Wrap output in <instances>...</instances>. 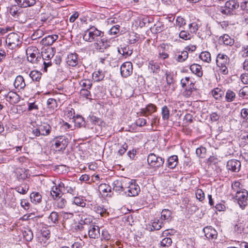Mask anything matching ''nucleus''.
<instances>
[{
	"label": "nucleus",
	"mask_w": 248,
	"mask_h": 248,
	"mask_svg": "<svg viewBox=\"0 0 248 248\" xmlns=\"http://www.w3.org/2000/svg\"><path fill=\"white\" fill-rule=\"evenodd\" d=\"M31 132L33 136V137L31 138V139H34L41 136L38 124L35 126L33 125V127L31 128Z\"/></svg>",
	"instance_id": "41"
},
{
	"label": "nucleus",
	"mask_w": 248,
	"mask_h": 248,
	"mask_svg": "<svg viewBox=\"0 0 248 248\" xmlns=\"http://www.w3.org/2000/svg\"><path fill=\"white\" fill-rule=\"evenodd\" d=\"M41 136H46L49 135L51 131V126L46 123L38 124Z\"/></svg>",
	"instance_id": "21"
},
{
	"label": "nucleus",
	"mask_w": 248,
	"mask_h": 248,
	"mask_svg": "<svg viewBox=\"0 0 248 248\" xmlns=\"http://www.w3.org/2000/svg\"><path fill=\"white\" fill-rule=\"evenodd\" d=\"M15 189L18 193L24 195L27 193L29 189V187L26 185H25L24 187L20 186L16 187Z\"/></svg>",
	"instance_id": "47"
},
{
	"label": "nucleus",
	"mask_w": 248,
	"mask_h": 248,
	"mask_svg": "<svg viewBox=\"0 0 248 248\" xmlns=\"http://www.w3.org/2000/svg\"><path fill=\"white\" fill-rule=\"evenodd\" d=\"M199 57L202 61L208 63H209L211 61L210 53L207 51L202 52Z\"/></svg>",
	"instance_id": "40"
},
{
	"label": "nucleus",
	"mask_w": 248,
	"mask_h": 248,
	"mask_svg": "<svg viewBox=\"0 0 248 248\" xmlns=\"http://www.w3.org/2000/svg\"><path fill=\"white\" fill-rule=\"evenodd\" d=\"M157 108L155 105L149 104L147 105L145 108H141L138 114L140 116L148 117L149 115L155 112Z\"/></svg>",
	"instance_id": "10"
},
{
	"label": "nucleus",
	"mask_w": 248,
	"mask_h": 248,
	"mask_svg": "<svg viewBox=\"0 0 248 248\" xmlns=\"http://www.w3.org/2000/svg\"><path fill=\"white\" fill-rule=\"evenodd\" d=\"M229 59L225 54H218L217 57L216 63L217 66H227L229 64Z\"/></svg>",
	"instance_id": "18"
},
{
	"label": "nucleus",
	"mask_w": 248,
	"mask_h": 248,
	"mask_svg": "<svg viewBox=\"0 0 248 248\" xmlns=\"http://www.w3.org/2000/svg\"><path fill=\"white\" fill-rule=\"evenodd\" d=\"M132 73V64L130 62H126L121 67V73L123 78H127Z\"/></svg>",
	"instance_id": "11"
},
{
	"label": "nucleus",
	"mask_w": 248,
	"mask_h": 248,
	"mask_svg": "<svg viewBox=\"0 0 248 248\" xmlns=\"http://www.w3.org/2000/svg\"><path fill=\"white\" fill-rule=\"evenodd\" d=\"M54 55V49L52 47L48 46L46 48L43 49L41 52L42 60L49 61L53 58Z\"/></svg>",
	"instance_id": "15"
},
{
	"label": "nucleus",
	"mask_w": 248,
	"mask_h": 248,
	"mask_svg": "<svg viewBox=\"0 0 248 248\" xmlns=\"http://www.w3.org/2000/svg\"><path fill=\"white\" fill-rule=\"evenodd\" d=\"M191 34L186 31H181L179 33V37L185 40H189L191 38Z\"/></svg>",
	"instance_id": "57"
},
{
	"label": "nucleus",
	"mask_w": 248,
	"mask_h": 248,
	"mask_svg": "<svg viewBox=\"0 0 248 248\" xmlns=\"http://www.w3.org/2000/svg\"><path fill=\"white\" fill-rule=\"evenodd\" d=\"M178 163V157L177 155H172L167 160V166L170 169H174Z\"/></svg>",
	"instance_id": "28"
},
{
	"label": "nucleus",
	"mask_w": 248,
	"mask_h": 248,
	"mask_svg": "<svg viewBox=\"0 0 248 248\" xmlns=\"http://www.w3.org/2000/svg\"><path fill=\"white\" fill-rule=\"evenodd\" d=\"M44 35L43 31L41 29H38L34 32L31 37L32 40H35L41 38Z\"/></svg>",
	"instance_id": "49"
},
{
	"label": "nucleus",
	"mask_w": 248,
	"mask_h": 248,
	"mask_svg": "<svg viewBox=\"0 0 248 248\" xmlns=\"http://www.w3.org/2000/svg\"><path fill=\"white\" fill-rule=\"evenodd\" d=\"M75 125L80 127L83 126L85 124V122L84 119L81 116H78L76 119H75Z\"/></svg>",
	"instance_id": "56"
},
{
	"label": "nucleus",
	"mask_w": 248,
	"mask_h": 248,
	"mask_svg": "<svg viewBox=\"0 0 248 248\" xmlns=\"http://www.w3.org/2000/svg\"><path fill=\"white\" fill-rule=\"evenodd\" d=\"M58 38V36L56 34L48 35L42 39L40 44L43 46H49L52 45Z\"/></svg>",
	"instance_id": "20"
},
{
	"label": "nucleus",
	"mask_w": 248,
	"mask_h": 248,
	"mask_svg": "<svg viewBox=\"0 0 248 248\" xmlns=\"http://www.w3.org/2000/svg\"><path fill=\"white\" fill-rule=\"evenodd\" d=\"M239 7V2L235 0H229L225 2L223 9H221L220 12L226 15H236L237 10Z\"/></svg>",
	"instance_id": "2"
},
{
	"label": "nucleus",
	"mask_w": 248,
	"mask_h": 248,
	"mask_svg": "<svg viewBox=\"0 0 248 248\" xmlns=\"http://www.w3.org/2000/svg\"><path fill=\"white\" fill-rule=\"evenodd\" d=\"M89 119L91 123L94 124L100 125L102 123V120L100 118L94 115H90Z\"/></svg>",
	"instance_id": "51"
},
{
	"label": "nucleus",
	"mask_w": 248,
	"mask_h": 248,
	"mask_svg": "<svg viewBox=\"0 0 248 248\" xmlns=\"http://www.w3.org/2000/svg\"><path fill=\"white\" fill-rule=\"evenodd\" d=\"M212 93L216 100H219L223 96V92L220 89L216 88L212 91Z\"/></svg>",
	"instance_id": "39"
},
{
	"label": "nucleus",
	"mask_w": 248,
	"mask_h": 248,
	"mask_svg": "<svg viewBox=\"0 0 248 248\" xmlns=\"http://www.w3.org/2000/svg\"><path fill=\"white\" fill-rule=\"evenodd\" d=\"M119 53L125 56H129L132 54V50L130 49L128 46H124L121 48H118V50Z\"/></svg>",
	"instance_id": "34"
},
{
	"label": "nucleus",
	"mask_w": 248,
	"mask_h": 248,
	"mask_svg": "<svg viewBox=\"0 0 248 248\" xmlns=\"http://www.w3.org/2000/svg\"><path fill=\"white\" fill-rule=\"evenodd\" d=\"M80 84L87 89H90L92 86V81L89 78H84L81 80Z\"/></svg>",
	"instance_id": "52"
},
{
	"label": "nucleus",
	"mask_w": 248,
	"mask_h": 248,
	"mask_svg": "<svg viewBox=\"0 0 248 248\" xmlns=\"http://www.w3.org/2000/svg\"><path fill=\"white\" fill-rule=\"evenodd\" d=\"M14 84L16 88L20 89H23L26 86L24 78H15Z\"/></svg>",
	"instance_id": "38"
},
{
	"label": "nucleus",
	"mask_w": 248,
	"mask_h": 248,
	"mask_svg": "<svg viewBox=\"0 0 248 248\" xmlns=\"http://www.w3.org/2000/svg\"><path fill=\"white\" fill-rule=\"evenodd\" d=\"M128 146L126 143H124L121 147V148L119 150L118 153L120 155H122L124 154L126 151L127 150Z\"/></svg>",
	"instance_id": "62"
},
{
	"label": "nucleus",
	"mask_w": 248,
	"mask_h": 248,
	"mask_svg": "<svg viewBox=\"0 0 248 248\" xmlns=\"http://www.w3.org/2000/svg\"><path fill=\"white\" fill-rule=\"evenodd\" d=\"M31 202L35 204L40 203L42 201V196L38 192H32L30 195Z\"/></svg>",
	"instance_id": "31"
},
{
	"label": "nucleus",
	"mask_w": 248,
	"mask_h": 248,
	"mask_svg": "<svg viewBox=\"0 0 248 248\" xmlns=\"http://www.w3.org/2000/svg\"><path fill=\"white\" fill-rule=\"evenodd\" d=\"M239 96L243 98H248V86H245L239 92Z\"/></svg>",
	"instance_id": "45"
},
{
	"label": "nucleus",
	"mask_w": 248,
	"mask_h": 248,
	"mask_svg": "<svg viewBox=\"0 0 248 248\" xmlns=\"http://www.w3.org/2000/svg\"><path fill=\"white\" fill-rule=\"evenodd\" d=\"M25 239L27 241H31L33 239V235L31 229H27L23 232Z\"/></svg>",
	"instance_id": "43"
},
{
	"label": "nucleus",
	"mask_w": 248,
	"mask_h": 248,
	"mask_svg": "<svg viewBox=\"0 0 248 248\" xmlns=\"http://www.w3.org/2000/svg\"><path fill=\"white\" fill-rule=\"evenodd\" d=\"M219 41L222 42L225 45L232 46L234 43L233 39L228 35V34H224L223 36L219 37Z\"/></svg>",
	"instance_id": "29"
},
{
	"label": "nucleus",
	"mask_w": 248,
	"mask_h": 248,
	"mask_svg": "<svg viewBox=\"0 0 248 248\" xmlns=\"http://www.w3.org/2000/svg\"><path fill=\"white\" fill-rule=\"evenodd\" d=\"M195 194L196 198L200 202L202 201L205 198L204 193L201 189H197Z\"/></svg>",
	"instance_id": "50"
},
{
	"label": "nucleus",
	"mask_w": 248,
	"mask_h": 248,
	"mask_svg": "<svg viewBox=\"0 0 248 248\" xmlns=\"http://www.w3.org/2000/svg\"><path fill=\"white\" fill-rule=\"evenodd\" d=\"M148 66L154 72H157V70L159 69V66L157 63L153 61H150L148 63Z\"/></svg>",
	"instance_id": "54"
},
{
	"label": "nucleus",
	"mask_w": 248,
	"mask_h": 248,
	"mask_svg": "<svg viewBox=\"0 0 248 248\" xmlns=\"http://www.w3.org/2000/svg\"><path fill=\"white\" fill-rule=\"evenodd\" d=\"M225 98L227 102H232L235 98V93L232 90H228L226 92Z\"/></svg>",
	"instance_id": "42"
},
{
	"label": "nucleus",
	"mask_w": 248,
	"mask_h": 248,
	"mask_svg": "<svg viewBox=\"0 0 248 248\" xmlns=\"http://www.w3.org/2000/svg\"><path fill=\"white\" fill-rule=\"evenodd\" d=\"M147 162L151 167L156 169L163 166L164 159L154 153H150L147 157Z\"/></svg>",
	"instance_id": "4"
},
{
	"label": "nucleus",
	"mask_w": 248,
	"mask_h": 248,
	"mask_svg": "<svg viewBox=\"0 0 248 248\" xmlns=\"http://www.w3.org/2000/svg\"><path fill=\"white\" fill-rule=\"evenodd\" d=\"M48 222L53 225L58 224L59 223V215L56 212H52L48 217Z\"/></svg>",
	"instance_id": "32"
},
{
	"label": "nucleus",
	"mask_w": 248,
	"mask_h": 248,
	"mask_svg": "<svg viewBox=\"0 0 248 248\" xmlns=\"http://www.w3.org/2000/svg\"><path fill=\"white\" fill-rule=\"evenodd\" d=\"M160 246L164 248H169L172 244V240L170 237H165L160 241Z\"/></svg>",
	"instance_id": "44"
},
{
	"label": "nucleus",
	"mask_w": 248,
	"mask_h": 248,
	"mask_svg": "<svg viewBox=\"0 0 248 248\" xmlns=\"http://www.w3.org/2000/svg\"><path fill=\"white\" fill-rule=\"evenodd\" d=\"M46 104L47 108L50 110L57 109L58 107L57 101L53 98H49L47 101Z\"/></svg>",
	"instance_id": "35"
},
{
	"label": "nucleus",
	"mask_w": 248,
	"mask_h": 248,
	"mask_svg": "<svg viewBox=\"0 0 248 248\" xmlns=\"http://www.w3.org/2000/svg\"><path fill=\"white\" fill-rule=\"evenodd\" d=\"M151 223L152 226L149 228V230L151 231L160 230L163 224V222L157 218L152 220Z\"/></svg>",
	"instance_id": "25"
},
{
	"label": "nucleus",
	"mask_w": 248,
	"mask_h": 248,
	"mask_svg": "<svg viewBox=\"0 0 248 248\" xmlns=\"http://www.w3.org/2000/svg\"><path fill=\"white\" fill-rule=\"evenodd\" d=\"M39 109L38 106L36 104L35 102H29L28 103V110L31 111L32 110H38Z\"/></svg>",
	"instance_id": "63"
},
{
	"label": "nucleus",
	"mask_w": 248,
	"mask_h": 248,
	"mask_svg": "<svg viewBox=\"0 0 248 248\" xmlns=\"http://www.w3.org/2000/svg\"><path fill=\"white\" fill-rule=\"evenodd\" d=\"M24 73L26 74V75H29L30 78H41V73L40 72L36 70H33L31 71H25L22 73V75H18L16 77V78H23L24 76H26V75L24 74Z\"/></svg>",
	"instance_id": "27"
},
{
	"label": "nucleus",
	"mask_w": 248,
	"mask_h": 248,
	"mask_svg": "<svg viewBox=\"0 0 248 248\" xmlns=\"http://www.w3.org/2000/svg\"><path fill=\"white\" fill-rule=\"evenodd\" d=\"M63 192H67L72 194V195H75L76 192V187L75 186H72L66 185L62 193Z\"/></svg>",
	"instance_id": "53"
},
{
	"label": "nucleus",
	"mask_w": 248,
	"mask_h": 248,
	"mask_svg": "<svg viewBox=\"0 0 248 248\" xmlns=\"http://www.w3.org/2000/svg\"><path fill=\"white\" fill-rule=\"evenodd\" d=\"M186 24V22L185 19L180 16H178L176 18V25L179 26V27H182L183 25Z\"/></svg>",
	"instance_id": "64"
},
{
	"label": "nucleus",
	"mask_w": 248,
	"mask_h": 248,
	"mask_svg": "<svg viewBox=\"0 0 248 248\" xmlns=\"http://www.w3.org/2000/svg\"><path fill=\"white\" fill-rule=\"evenodd\" d=\"M6 100L11 104L14 105L17 103L19 101L20 97L19 95L16 92H10L7 94L4 95Z\"/></svg>",
	"instance_id": "14"
},
{
	"label": "nucleus",
	"mask_w": 248,
	"mask_h": 248,
	"mask_svg": "<svg viewBox=\"0 0 248 248\" xmlns=\"http://www.w3.org/2000/svg\"><path fill=\"white\" fill-rule=\"evenodd\" d=\"M248 196V192L244 189L237 191L236 192L235 198L237 201L240 207L242 209H244L247 205Z\"/></svg>",
	"instance_id": "6"
},
{
	"label": "nucleus",
	"mask_w": 248,
	"mask_h": 248,
	"mask_svg": "<svg viewBox=\"0 0 248 248\" xmlns=\"http://www.w3.org/2000/svg\"><path fill=\"white\" fill-rule=\"evenodd\" d=\"M28 170L24 169L17 168L15 170L16 179L19 181H23L28 177Z\"/></svg>",
	"instance_id": "19"
},
{
	"label": "nucleus",
	"mask_w": 248,
	"mask_h": 248,
	"mask_svg": "<svg viewBox=\"0 0 248 248\" xmlns=\"http://www.w3.org/2000/svg\"><path fill=\"white\" fill-rule=\"evenodd\" d=\"M61 193H62V192L58 188V186H55L52 187L50 191L51 196L54 200L61 198Z\"/></svg>",
	"instance_id": "33"
},
{
	"label": "nucleus",
	"mask_w": 248,
	"mask_h": 248,
	"mask_svg": "<svg viewBox=\"0 0 248 248\" xmlns=\"http://www.w3.org/2000/svg\"><path fill=\"white\" fill-rule=\"evenodd\" d=\"M188 54L186 51H183L181 54H179L177 56L176 60L179 62H183L187 58Z\"/></svg>",
	"instance_id": "48"
},
{
	"label": "nucleus",
	"mask_w": 248,
	"mask_h": 248,
	"mask_svg": "<svg viewBox=\"0 0 248 248\" xmlns=\"http://www.w3.org/2000/svg\"><path fill=\"white\" fill-rule=\"evenodd\" d=\"M18 6L21 7L26 8L34 5L36 0H15Z\"/></svg>",
	"instance_id": "23"
},
{
	"label": "nucleus",
	"mask_w": 248,
	"mask_h": 248,
	"mask_svg": "<svg viewBox=\"0 0 248 248\" xmlns=\"http://www.w3.org/2000/svg\"><path fill=\"white\" fill-rule=\"evenodd\" d=\"M128 183L126 187V194L128 196H136L140 191V188L135 180L127 179Z\"/></svg>",
	"instance_id": "8"
},
{
	"label": "nucleus",
	"mask_w": 248,
	"mask_h": 248,
	"mask_svg": "<svg viewBox=\"0 0 248 248\" xmlns=\"http://www.w3.org/2000/svg\"><path fill=\"white\" fill-rule=\"evenodd\" d=\"M53 142L56 151L63 152L68 145V140L64 136H59L55 137L53 140Z\"/></svg>",
	"instance_id": "7"
},
{
	"label": "nucleus",
	"mask_w": 248,
	"mask_h": 248,
	"mask_svg": "<svg viewBox=\"0 0 248 248\" xmlns=\"http://www.w3.org/2000/svg\"><path fill=\"white\" fill-rule=\"evenodd\" d=\"M128 183L127 179H124L123 181L115 180L113 183V189L116 192H120L124 191L125 194L127 193L126 191L127 186Z\"/></svg>",
	"instance_id": "9"
},
{
	"label": "nucleus",
	"mask_w": 248,
	"mask_h": 248,
	"mask_svg": "<svg viewBox=\"0 0 248 248\" xmlns=\"http://www.w3.org/2000/svg\"><path fill=\"white\" fill-rule=\"evenodd\" d=\"M7 46L11 49L18 47L22 43L20 36L18 34L12 32L8 34L5 40Z\"/></svg>",
	"instance_id": "3"
},
{
	"label": "nucleus",
	"mask_w": 248,
	"mask_h": 248,
	"mask_svg": "<svg viewBox=\"0 0 248 248\" xmlns=\"http://www.w3.org/2000/svg\"><path fill=\"white\" fill-rule=\"evenodd\" d=\"M161 115L164 121H168L169 119L170 110L167 106H164L162 108Z\"/></svg>",
	"instance_id": "37"
},
{
	"label": "nucleus",
	"mask_w": 248,
	"mask_h": 248,
	"mask_svg": "<svg viewBox=\"0 0 248 248\" xmlns=\"http://www.w3.org/2000/svg\"><path fill=\"white\" fill-rule=\"evenodd\" d=\"M190 70L193 73H194L199 77H201L202 76V67L199 64H192L190 66Z\"/></svg>",
	"instance_id": "30"
},
{
	"label": "nucleus",
	"mask_w": 248,
	"mask_h": 248,
	"mask_svg": "<svg viewBox=\"0 0 248 248\" xmlns=\"http://www.w3.org/2000/svg\"><path fill=\"white\" fill-rule=\"evenodd\" d=\"M165 46H166L164 44H161L160 46V48L162 49V51L161 52V50H159L158 57L159 58L162 60H165L169 57V54L163 51L165 48Z\"/></svg>",
	"instance_id": "46"
},
{
	"label": "nucleus",
	"mask_w": 248,
	"mask_h": 248,
	"mask_svg": "<svg viewBox=\"0 0 248 248\" xmlns=\"http://www.w3.org/2000/svg\"><path fill=\"white\" fill-rule=\"evenodd\" d=\"M78 54L77 53H70L68 55L66 59L67 64L70 66H75L78 64Z\"/></svg>",
	"instance_id": "22"
},
{
	"label": "nucleus",
	"mask_w": 248,
	"mask_h": 248,
	"mask_svg": "<svg viewBox=\"0 0 248 248\" xmlns=\"http://www.w3.org/2000/svg\"><path fill=\"white\" fill-rule=\"evenodd\" d=\"M79 216L80 217V219L79 221L83 226L85 227L86 225H89L92 222L93 219L92 217L88 215L80 214Z\"/></svg>",
	"instance_id": "24"
},
{
	"label": "nucleus",
	"mask_w": 248,
	"mask_h": 248,
	"mask_svg": "<svg viewBox=\"0 0 248 248\" xmlns=\"http://www.w3.org/2000/svg\"><path fill=\"white\" fill-rule=\"evenodd\" d=\"M181 84L183 88L185 89L183 92L185 96L188 97L190 96L192 92L196 90L195 87V83L193 81L190 80V78H182Z\"/></svg>",
	"instance_id": "5"
},
{
	"label": "nucleus",
	"mask_w": 248,
	"mask_h": 248,
	"mask_svg": "<svg viewBox=\"0 0 248 248\" xmlns=\"http://www.w3.org/2000/svg\"><path fill=\"white\" fill-rule=\"evenodd\" d=\"M99 188L104 193L111 192L110 187L106 184H101L99 186Z\"/></svg>",
	"instance_id": "59"
},
{
	"label": "nucleus",
	"mask_w": 248,
	"mask_h": 248,
	"mask_svg": "<svg viewBox=\"0 0 248 248\" xmlns=\"http://www.w3.org/2000/svg\"><path fill=\"white\" fill-rule=\"evenodd\" d=\"M136 124L137 125L142 127L146 125V120L145 119L143 118H139L136 121Z\"/></svg>",
	"instance_id": "61"
},
{
	"label": "nucleus",
	"mask_w": 248,
	"mask_h": 248,
	"mask_svg": "<svg viewBox=\"0 0 248 248\" xmlns=\"http://www.w3.org/2000/svg\"><path fill=\"white\" fill-rule=\"evenodd\" d=\"M206 149L204 147H201L198 148L196 150L197 155L201 157H204L206 153Z\"/></svg>",
	"instance_id": "58"
},
{
	"label": "nucleus",
	"mask_w": 248,
	"mask_h": 248,
	"mask_svg": "<svg viewBox=\"0 0 248 248\" xmlns=\"http://www.w3.org/2000/svg\"><path fill=\"white\" fill-rule=\"evenodd\" d=\"M100 228L98 226H90L88 230V235L90 238H98L100 236Z\"/></svg>",
	"instance_id": "17"
},
{
	"label": "nucleus",
	"mask_w": 248,
	"mask_h": 248,
	"mask_svg": "<svg viewBox=\"0 0 248 248\" xmlns=\"http://www.w3.org/2000/svg\"><path fill=\"white\" fill-rule=\"evenodd\" d=\"M27 55H29L28 56V61L32 64H41L43 61V60H42L39 53H37L36 50H34L33 52L29 53L27 52Z\"/></svg>",
	"instance_id": "12"
},
{
	"label": "nucleus",
	"mask_w": 248,
	"mask_h": 248,
	"mask_svg": "<svg viewBox=\"0 0 248 248\" xmlns=\"http://www.w3.org/2000/svg\"><path fill=\"white\" fill-rule=\"evenodd\" d=\"M73 203L82 207H84L86 205V202L83 198L80 197H75L73 198Z\"/></svg>",
	"instance_id": "36"
},
{
	"label": "nucleus",
	"mask_w": 248,
	"mask_h": 248,
	"mask_svg": "<svg viewBox=\"0 0 248 248\" xmlns=\"http://www.w3.org/2000/svg\"><path fill=\"white\" fill-rule=\"evenodd\" d=\"M228 170L233 172H238L241 168V162L236 159H231L227 164Z\"/></svg>",
	"instance_id": "13"
},
{
	"label": "nucleus",
	"mask_w": 248,
	"mask_h": 248,
	"mask_svg": "<svg viewBox=\"0 0 248 248\" xmlns=\"http://www.w3.org/2000/svg\"><path fill=\"white\" fill-rule=\"evenodd\" d=\"M83 39L89 42L96 41L102 43V46L106 48L107 46V41L104 36V32L97 30L94 26L90 27L84 31Z\"/></svg>",
	"instance_id": "1"
},
{
	"label": "nucleus",
	"mask_w": 248,
	"mask_h": 248,
	"mask_svg": "<svg viewBox=\"0 0 248 248\" xmlns=\"http://www.w3.org/2000/svg\"><path fill=\"white\" fill-rule=\"evenodd\" d=\"M57 202V206L60 209L63 208L66 204V201L64 198H58Z\"/></svg>",
	"instance_id": "55"
},
{
	"label": "nucleus",
	"mask_w": 248,
	"mask_h": 248,
	"mask_svg": "<svg viewBox=\"0 0 248 248\" xmlns=\"http://www.w3.org/2000/svg\"><path fill=\"white\" fill-rule=\"evenodd\" d=\"M171 212L169 209H163L161 213V219L163 220H166L169 222L172 218L171 216Z\"/></svg>",
	"instance_id": "26"
},
{
	"label": "nucleus",
	"mask_w": 248,
	"mask_h": 248,
	"mask_svg": "<svg viewBox=\"0 0 248 248\" xmlns=\"http://www.w3.org/2000/svg\"><path fill=\"white\" fill-rule=\"evenodd\" d=\"M205 237L209 240L216 239L217 237V231L211 226H207L203 229Z\"/></svg>",
	"instance_id": "16"
},
{
	"label": "nucleus",
	"mask_w": 248,
	"mask_h": 248,
	"mask_svg": "<svg viewBox=\"0 0 248 248\" xmlns=\"http://www.w3.org/2000/svg\"><path fill=\"white\" fill-rule=\"evenodd\" d=\"M111 238V235L109 234V233L106 230H104L102 231L101 233V239L104 240L106 241H108L110 240Z\"/></svg>",
	"instance_id": "60"
}]
</instances>
